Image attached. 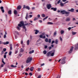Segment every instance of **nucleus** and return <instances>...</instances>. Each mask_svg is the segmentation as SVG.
<instances>
[{
    "mask_svg": "<svg viewBox=\"0 0 78 78\" xmlns=\"http://www.w3.org/2000/svg\"><path fill=\"white\" fill-rule=\"evenodd\" d=\"M24 25V22L23 21H21L20 22V23L18 24V27H16L18 30H19V31H20V27H21L22 26H23Z\"/></svg>",
    "mask_w": 78,
    "mask_h": 78,
    "instance_id": "nucleus-1",
    "label": "nucleus"
},
{
    "mask_svg": "<svg viewBox=\"0 0 78 78\" xmlns=\"http://www.w3.org/2000/svg\"><path fill=\"white\" fill-rule=\"evenodd\" d=\"M32 59H33V58H32V57H28L26 61V63H29L30 62H31Z\"/></svg>",
    "mask_w": 78,
    "mask_h": 78,
    "instance_id": "nucleus-2",
    "label": "nucleus"
},
{
    "mask_svg": "<svg viewBox=\"0 0 78 78\" xmlns=\"http://www.w3.org/2000/svg\"><path fill=\"white\" fill-rule=\"evenodd\" d=\"M65 60H66V57H63L61 60V63L62 64H64L66 63V61H65Z\"/></svg>",
    "mask_w": 78,
    "mask_h": 78,
    "instance_id": "nucleus-3",
    "label": "nucleus"
},
{
    "mask_svg": "<svg viewBox=\"0 0 78 78\" xmlns=\"http://www.w3.org/2000/svg\"><path fill=\"white\" fill-rule=\"evenodd\" d=\"M73 47L72 46L70 48V50L68 51L69 54H70L73 51Z\"/></svg>",
    "mask_w": 78,
    "mask_h": 78,
    "instance_id": "nucleus-4",
    "label": "nucleus"
},
{
    "mask_svg": "<svg viewBox=\"0 0 78 78\" xmlns=\"http://www.w3.org/2000/svg\"><path fill=\"white\" fill-rule=\"evenodd\" d=\"M46 7L47 9H50L51 8V4H47L46 5Z\"/></svg>",
    "mask_w": 78,
    "mask_h": 78,
    "instance_id": "nucleus-5",
    "label": "nucleus"
},
{
    "mask_svg": "<svg viewBox=\"0 0 78 78\" xmlns=\"http://www.w3.org/2000/svg\"><path fill=\"white\" fill-rule=\"evenodd\" d=\"M52 53V51H50L49 52H48V53L46 54V56L48 57L49 56H51V54Z\"/></svg>",
    "mask_w": 78,
    "mask_h": 78,
    "instance_id": "nucleus-6",
    "label": "nucleus"
},
{
    "mask_svg": "<svg viewBox=\"0 0 78 78\" xmlns=\"http://www.w3.org/2000/svg\"><path fill=\"white\" fill-rule=\"evenodd\" d=\"M23 8L24 9H25V8H26V9H28V10H30V7L29 6H25V5H23Z\"/></svg>",
    "mask_w": 78,
    "mask_h": 78,
    "instance_id": "nucleus-7",
    "label": "nucleus"
},
{
    "mask_svg": "<svg viewBox=\"0 0 78 78\" xmlns=\"http://www.w3.org/2000/svg\"><path fill=\"white\" fill-rule=\"evenodd\" d=\"M70 14V12H66L65 11V14H67V15H66V16H69V15Z\"/></svg>",
    "mask_w": 78,
    "mask_h": 78,
    "instance_id": "nucleus-8",
    "label": "nucleus"
},
{
    "mask_svg": "<svg viewBox=\"0 0 78 78\" xmlns=\"http://www.w3.org/2000/svg\"><path fill=\"white\" fill-rule=\"evenodd\" d=\"M4 8H3V6H1L0 7V9L1 10V11L2 12H3H3H5V10H4Z\"/></svg>",
    "mask_w": 78,
    "mask_h": 78,
    "instance_id": "nucleus-9",
    "label": "nucleus"
},
{
    "mask_svg": "<svg viewBox=\"0 0 78 78\" xmlns=\"http://www.w3.org/2000/svg\"><path fill=\"white\" fill-rule=\"evenodd\" d=\"M66 22H70V18L67 17L66 20Z\"/></svg>",
    "mask_w": 78,
    "mask_h": 78,
    "instance_id": "nucleus-10",
    "label": "nucleus"
},
{
    "mask_svg": "<svg viewBox=\"0 0 78 78\" xmlns=\"http://www.w3.org/2000/svg\"><path fill=\"white\" fill-rule=\"evenodd\" d=\"M66 11L65 10L61 11L60 13L63 14H65Z\"/></svg>",
    "mask_w": 78,
    "mask_h": 78,
    "instance_id": "nucleus-11",
    "label": "nucleus"
},
{
    "mask_svg": "<svg viewBox=\"0 0 78 78\" xmlns=\"http://www.w3.org/2000/svg\"><path fill=\"white\" fill-rule=\"evenodd\" d=\"M78 44H77L75 45V50H77V49H78Z\"/></svg>",
    "mask_w": 78,
    "mask_h": 78,
    "instance_id": "nucleus-12",
    "label": "nucleus"
},
{
    "mask_svg": "<svg viewBox=\"0 0 78 78\" xmlns=\"http://www.w3.org/2000/svg\"><path fill=\"white\" fill-rule=\"evenodd\" d=\"M68 11H70V12H74V9H71L70 10H68Z\"/></svg>",
    "mask_w": 78,
    "mask_h": 78,
    "instance_id": "nucleus-13",
    "label": "nucleus"
},
{
    "mask_svg": "<svg viewBox=\"0 0 78 78\" xmlns=\"http://www.w3.org/2000/svg\"><path fill=\"white\" fill-rule=\"evenodd\" d=\"M51 9H53L54 11H56L57 10V9L56 8H55L54 7L51 8Z\"/></svg>",
    "mask_w": 78,
    "mask_h": 78,
    "instance_id": "nucleus-14",
    "label": "nucleus"
},
{
    "mask_svg": "<svg viewBox=\"0 0 78 78\" xmlns=\"http://www.w3.org/2000/svg\"><path fill=\"white\" fill-rule=\"evenodd\" d=\"M34 69V67H32L31 68H30V70L31 71V72H32L33 71V70Z\"/></svg>",
    "mask_w": 78,
    "mask_h": 78,
    "instance_id": "nucleus-15",
    "label": "nucleus"
},
{
    "mask_svg": "<svg viewBox=\"0 0 78 78\" xmlns=\"http://www.w3.org/2000/svg\"><path fill=\"white\" fill-rule=\"evenodd\" d=\"M35 34H37L38 33H39V30H35Z\"/></svg>",
    "mask_w": 78,
    "mask_h": 78,
    "instance_id": "nucleus-16",
    "label": "nucleus"
},
{
    "mask_svg": "<svg viewBox=\"0 0 78 78\" xmlns=\"http://www.w3.org/2000/svg\"><path fill=\"white\" fill-rule=\"evenodd\" d=\"M76 33H77V32H75L74 31H72V34H73V35H75V34H76Z\"/></svg>",
    "mask_w": 78,
    "mask_h": 78,
    "instance_id": "nucleus-17",
    "label": "nucleus"
},
{
    "mask_svg": "<svg viewBox=\"0 0 78 78\" xmlns=\"http://www.w3.org/2000/svg\"><path fill=\"white\" fill-rule=\"evenodd\" d=\"M21 9V6L20 5H19L17 7V9Z\"/></svg>",
    "mask_w": 78,
    "mask_h": 78,
    "instance_id": "nucleus-18",
    "label": "nucleus"
},
{
    "mask_svg": "<svg viewBox=\"0 0 78 78\" xmlns=\"http://www.w3.org/2000/svg\"><path fill=\"white\" fill-rule=\"evenodd\" d=\"M3 44H5V45L6 44L7 45V44H9V42L6 41V42L5 43V42L3 43Z\"/></svg>",
    "mask_w": 78,
    "mask_h": 78,
    "instance_id": "nucleus-19",
    "label": "nucleus"
},
{
    "mask_svg": "<svg viewBox=\"0 0 78 78\" xmlns=\"http://www.w3.org/2000/svg\"><path fill=\"white\" fill-rule=\"evenodd\" d=\"M28 14L27 13L26 15V17H25V19L28 20Z\"/></svg>",
    "mask_w": 78,
    "mask_h": 78,
    "instance_id": "nucleus-20",
    "label": "nucleus"
},
{
    "mask_svg": "<svg viewBox=\"0 0 78 78\" xmlns=\"http://www.w3.org/2000/svg\"><path fill=\"white\" fill-rule=\"evenodd\" d=\"M14 13L15 14V15H16V14H17V11L16 10H15L14 11Z\"/></svg>",
    "mask_w": 78,
    "mask_h": 78,
    "instance_id": "nucleus-21",
    "label": "nucleus"
},
{
    "mask_svg": "<svg viewBox=\"0 0 78 78\" xmlns=\"http://www.w3.org/2000/svg\"><path fill=\"white\" fill-rule=\"evenodd\" d=\"M48 25H52L53 24V23L51 22H48Z\"/></svg>",
    "mask_w": 78,
    "mask_h": 78,
    "instance_id": "nucleus-22",
    "label": "nucleus"
},
{
    "mask_svg": "<svg viewBox=\"0 0 78 78\" xmlns=\"http://www.w3.org/2000/svg\"><path fill=\"white\" fill-rule=\"evenodd\" d=\"M34 53V50H33L31 51H30L29 52V54H31V53Z\"/></svg>",
    "mask_w": 78,
    "mask_h": 78,
    "instance_id": "nucleus-23",
    "label": "nucleus"
},
{
    "mask_svg": "<svg viewBox=\"0 0 78 78\" xmlns=\"http://www.w3.org/2000/svg\"><path fill=\"white\" fill-rule=\"evenodd\" d=\"M11 12H12L11 10H10L8 11V13L9 14H11V13H12Z\"/></svg>",
    "mask_w": 78,
    "mask_h": 78,
    "instance_id": "nucleus-24",
    "label": "nucleus"
},
{
    "mask_svg": "<svg viewBox=\"0 0 78 78\" xmlns=\"http://www.w3.org/2000/svg\"><path fill=\"white\" fill-rule=\"evenodd\" d=\"M24 51V50L22 48L20 49V52H23Z\"/></svg>",
    "mask_w": 78,
    "mask_h": 78,
    "instance_id": "nucleus-25",
    "label": "nucleus"
},
{
    "mask_svg": "<svg viewBox=\"0 0 78 78\" xmlns=\"http://www.w3.org/2000/svg\"><path fill=\"white\" fill-rule=\"evenodd\" d=\"M54 53H55L54 52L51 53V56H54Z\"/></svg>",
    "mask_w": 78,
    "mask_h": 78,
    "instance_id": "nucleus-26",
    "label": "nucleus"
},
{
    "mask_svg": "<svg viewBox=\"0 0 78 78\" xmlns=\"http://www.w3.org/2000/svg\"><path fill=\"white\" fill-rule=\"evenodd\" d=\"M27 45H28L30 44V40H27Z\"/></svg>",
    "mask_w": 78,
    "mask_h": 78,
    "instance_id": "nucleus-27",
    "label": "nucleus"
},
{
    "mask_svg": "<svg viewBox=\"0 0 78 78\" xmlns=\"http://www.w3.org/2000/svg\"><path fill=\"white\" fill-rule=\"evenodd\" d=\"M23 29H25V31H27V29H26V27L24 25L23 26Z\"/></svg>",
    "mask_w": 78,
    "mask_h": 78,
    "instance_id": "nucleus-28",
    "label": "nucleus"
},
{
    "mask_svg": "<svg viewBox=\"0 0 78 78\" xmlns=\"http://www.w3.org/2000/svg\"><path fill=\"white\" fill-rule=\"evenodd\" d=\"M45 41L46 42H48V38H45Z\"/></svg>",
    "mask_w": 78,
    "mask_h": 78,
    "instance_id": "nucleus-29",
    "label": "nucleus"
},
{
    "mask_svg": "<svg viewBox=\"0 0 78 78\" xmlns=\"http://www.w3.org/2000/svg\"><path fill=\"white\" fill-rule=\"evenodd\" d=\"M43 53L44 55H46V54L47 53V51H46L44 50L43 51Z\"/></svg>",
    "mask_w": 78,
    "mask_h": 78,
    "instance_id": "nucleus-30",
    "label": "nucleus"
},
{
    "mask_svg": "<svg viewBox=\"0 0 78 78\" xmlns=\"http://www.w3.org/2000/svg\"><path fill=\"white\" fill-rule=\"evenodd\" d=\"M64 33V31L63 30H62L61 31V34H63V33Z\"/></svg>",
    "mask_w": 78,
    "mask_h": 78,
    "instance_id": "nucleus-31",
    "label": "nucleus"
},
{
    "mask_svg": "<svg viewBox=\"0 0 78 78\" xmlns=\"http://www.w3.org/2000/svg\"><path fill=\"white\" fill-rule=\"evenodd\" d=\"M37 19H38V18L35 17L34 19V21H36V20H37Z\"/></svg>",
    "mask_w": 78,
    "mask_h": 78,
    "instance_id": "nucleus-32",
    "label": "nucleus"
},
{
    "mask_svg": "<svg viewBox=\"0 0 78 78\" xmlns=\"http://www.w3.org/2000/svg\"><path fill=\"white\" fill-rule=\"evenodd\" d=\"M58 40H56L55 41V44H58Z\"/></svg>",
    "mask_w": 78,
    "mask_h": 78,
    "instance_id": "nucleus-33",
    "label": "nucleus"
},
{
    "mask_svg": "<svg viewBox=\"0 0 78 78\" xmlns=\"http://www.w3.org/2000/svg\"><path fill=\"white\" fill-rule=\"evenodd\" d=\"M42 16L43 17H45V14H42Z\"/></svg>",
    "mask_w": 78,
    "mask_h": 78,
    "instance_id": "nucleus-34",
    "label": "nucleus"
},
{
    "mask_svg": "<svg viewBox=\"0 0 78 78\" xmlns=\"http://www.w3.org/2000/svg\"><path fill=\"white\" fill-rule=\"evenodd\" d=\"M60 6H61L62 7V6H64V4L62 3H61L60 4Z\"/></svg>",
    "mask_w": 78,
    "mask_h": 78,
    "instance_id": "nucleus-35",
    "label": "nucleus"
},
{
    "mask_svg": "<svg viewBox=\"0 0 78 78\" xmlns=\"http://www.w3.org/2000/svg\"><path fill=\"white\" fill-rule=\"evenodd\" d=\"M39 37H40V38H43V35H40L39 36Z\"/></svg>",
    "mask_w": 78,
    "mask_h": 78,
    "instance_id": "nucleus-36",
    "label": "nucleus"
},
{
    "mask_svg": "<svg viewBox=\"0 0 78 78\" xmlns=\"http://www.w3.org/2000/svg\"><path fill=\"white\" fill-rule=\"evenodd\" d=\"M15 33H16V34H19V32H17V31H15Z\"/></svg>",
    "mask_w": 78,
    "mask_h": 78,
    "instance_id": "nucleus-37",
    "label": "nucleus"
},
{
    "mask_svg": "<svg viewBox=\"0 0 78 78\" xmlns=\"http://www.w3.org/2000/svg\"><path fill=\"white\" fill-rule=\"evenodd\" d=\"M44 65H45V64H44V63H43L42 64H41V67L44 66Z\"/></svg>",
    "mask_w": 78,
    "mask_h": 78,
    "instance_id": "nucleus-38",
    "label": "nucleus"
},
{
    "mask_svg": "<svg viewBox=\"0 0 78 78\" xmlns=\"http://www.w3.org/2000/svg\"><path fill=\"white\" fill-rule=\"evenodd\" d=\"M48 17V16H46L43 19V21H44L45 19H47V18Z\"/></svg>",
    "mask_w": 78,
    "mask_h": 78,
    "instance_id": "nucleus-39",
    "label": "nucleus"
},
{
    "mask_svg": "<svg viewBox=\"0 0 78 78\" xmlns=\"http://www.w3.org/2000/svg\"><path fill=\"white\" fill-rule=\"evenodd\" d=\"M48 17V16H46L43 19V21H44L45 19H47V18Z\"/></svg>",
    "mask_w": 78,
    "mask_h": 78,
    "instance_id": "nucleus-40",
    "label": "nucleus"
},
{
    "mask_svg": "<svg viewBox=\"0 0 78 78\" xmlns=\"http://www.w3.org/2000/svg\"><path fill=\"white\" fill-rule=\"evenodd\" d=\"M3 50L4 51H6V48H4L3 49Z\"/></svg>",
    "mask_w": 78,
    "mask_h": 78,
    "instance_id": "nucleus-41",
    "label": "nucleus"
},
{
    "mask_svg": "<svg viewBox=\"0 0 78 78\" xmlns=\"http://www.w3.org/2000/svg\"><path fill=\"white\" fill-rule=\"evenodd\" d=\"M60 40L61 41H62V38L61 37H60Z\"/></svg>",
    "mask_w": 78,
    "mask_h": 78,
    "instance_id": "nucleus-42",
    "label": "nucleus"
},
{
    "mask_svg": "<svg viewBox=\"0 0 78 78\" xmlns=\"http://www.w3.org/2000/svg\"><path fill=\"white\" fill-rule=\"evenodd\" d=\"M2 63H3V64H4L5 65V62H4V61H3V60H2Z\"/></svg>",
    "mask_w": 78,
    "mask_h": 78,
    "instance_id": "nucleus-43",
    "label": "nucleus"
},
{
    "mask_svg": "<svg viewBox=\"0 0 78 78\" xmlns=\"http://www.w3.org/2000/svg\"><path fill=\"white\" fill-rule=\"evenodd\" d=\"M61 2V0H59L57 2V4H59Z\"/></svg>",
    "mask_w": 78,
    "mask_h": 78,
    "instance_id": "nucleus-44",
    "label": "nucleus"
},
{
    "mask_svg": "<svg viewBox=\"0 0 78 78\" xmlns=\"http://www.w3.org/2000/svg\"><path fill=\"white\" fill-rule=\"evenodd\" d=\"M12 53V52L11 51H10V52L9 53V56H10V55H11Z\"/></svg>",
    "mask_w": 78,
    "mask_h": 78,
    "instance_id": "nucleus-45",
    "label": "nucleus"
},
{
    "mask_svg": "<svg viewBox=\"0 0 78 78\" xmlns=\"http://www.w3.org/2000/svg\"><path fill=\"white\" fill-rule=\"evenodd\" d=\"M28 70H30V68H29V67L27 68L26 69V71H28Z\"/></svg>",
    "mask_w": 78,
    "mask_h": 78,
    "instance_id": "nucleus-46",
    "label": "nucleus"
},
{
    "mask_svg": "<svg viewBox=\"0 0 78 78\" xmlns=\"http://www.w3.org/2000/svg\"><path fill=\"white\" fill-rule=\"evenodd\" d=\"M48 42L49 43H50L51 42V39H49Z\"/></svg>",
    "mask_w": 78,
    "mask_h": 78,
    "instance_id": "nucleus-47",
    "label": "nucleus"
},
{
    "mask_svg": "<svg viewBox=\"0 0 78 78\" xmlns=\"http://www.w3.org/2000/svg\"><path fill=\"white\" fill-rule=\"evenodd\" d=\"M29 75H30V76H31L33 75V74H32V73H29Z\"/></svg>",
    "mask_w": 78,
    "mask_h": 78,
    "instance_id": "nucleus-48",
    "label": "nucleus"
},
{
    "mask_svg": "<svg viewBox=\"0 0 78 78\" xmlns=\"http://www.w3.org/2000/svg\"><path fill=\"white\" fill-rule=\"evenodd\" d=\"M56 34H57L56 32H55L54 33V36H56Z\"/></svg>",
    "mask_w": 78,
    "mask_h": 78,
    "instance_id": "nucleus-49",
    "label": "nucleus"
},
{
    "mask_svg": "<svg viewBox=\"0 0 78 78\" xmlns=\"http://www.w3.org/2000/svg\"><path fill=\"white\" fill-rule=\"evenodd\" d=\"M74 20H76V19L75 18H73V21H74Z\"/></svg>",
    "mask_w": 78,
    "mask_h": 78,
    "instance_id": "nucleus-50",
    "label": "nucleus"
},
{
    "mask_svg": "<svg viewBox=\"0 0 78 78\" xmlns=\"http://www.w3.org/2000/svg\"><path fill=\"white\" fill-rule=\"evenodd\" d=\"M48 46H47L45 45V46H44V48H45V49L47 48H48Z\"/></svg>",
    "mask_w": 78,
    "mask_h": 78,
    "instance_id": "nucleus-51",
    "label": "nucleus"
},
{
    "mask_svg": "<svg viewBox=\"0 0 78 78\" xmlns=\"http://www.w3.org/2000/svg\"><path fill=\"white\" fill-rule=\"evenodd\" d=\"M40 17H41V15H40L38 14V15H37V17H38V18H40Z\"/></svg>",
    "mask_w": 78,
    "mask_h": 78,
    "instance_id": "nucleus-52",
    "label": "nucleus"
},
{
    "mask_svg": "<svg viewBox=\"0 0 78 78\" xmlns=\"http://www.w3.org/2000/svg\"><path fill=\"white\" fill-rule=\"evenodd\" d=\"M4 58H6V55H4Z\"/></svg>",
    "mask_w": 78,
    "mask_h": 78,
    "instance_id": "nucleus-53",
    "label": "nucleus"
},
{
    "mask_svg": "<svg viewBox=\"0 0 78 78\" xmlns=\"http://www.w3.org/2000/svg\"><path fill=\"white\" fill-rule=\"evenodd\" d=\"M6 34H5L4 36V38H6Z\"/></svg>",
    "mask_w": 78,
    "mask_h": 78,
    "instance_id": "nucleus-54",
    "label": "nucleus"
},
{
    "mask_svg": "<svg viewBox=\"0 0 78 78\" xmlns=\"http://www.w3.org/2000/svg\"><path fill=\"white\" fill-rule=\"evenodd\" d=\"M23 40H22L21 42V44H23Z\"/></svg>",
    "mask_w": 78,
    "mask_h": 78,
    "instance_id": "nucleus-55",
    "label": "nucleus"
},
{
    "mask_svg": "<svg viewBox=\"0 0 78 78\" xmlns=\"http://www.w3.org/2000/svg\"><path fill=\"white\" fill-rule=\"evenodd\" d=\"M68 30H71V27H69V28H68Z\"/></svg>",
    "mask_w": 78,
    "mask_h": 78,
    "instance_id": "nucleus-56",
    "label": "nucleus"
},
{
    "mask_svg": "<svg viewBox=\"0 0 78 78\" xmlns=\"http://www.w3.org/2000/svg\"><path fill=\"white\" fill-rule=\"evenodd\" d=\"M43 39H45V36L44 35L43 36Z\"/></svg>",
    "mask_w": 78,
    "mask_h": 78,
    "instance_id": "nucleus-57",
    "label": "nucleus"
},
{
    "mask_svg": "<svg viewBox=\"0 0 78 78\" xmlns=\"http://www.w3.org/2000/svg\"><path fill=\"white\" fill-rule=\"evenodd\" d=\"M54 43H55V41H52L51 44H53Z\"/></svg>",
    "mask_w": 78,
    "mask_h": 78,
    "instance_id": "nucleus-58",
    "label": "nucleus"
},
{
    "mask_svg": "<svg viewBox=\"0 0 78 78\" xmlns=\"http://www.w3.org/2000/svg\"><path fill=\"white\" fill-rule=\"evenodd\" d=\"M3 53H4V51H2L1 54L2 55H3Z\"/></svg>",
    "mask_w": 78,
    "mask_h": 78,
    "instance_id": "nucleus-59",
    "label": "nucleus"
},
{
    "mask_svg": "<svg viewBox=\"0 0 78 78\" xmlns=\"http://www.w3.org/2000/svg\"><path fill=\"white\" fill-rule=\"evenodd\" d=\"M28 25V23H26V24H24V25L25 26H27V25Z\"/></svg>",
    "mask_w": 78,
    "mask_h": 78,
    "instance_id": "nucleus-60",
    "label": "nucleus"
},
{
    "mask_svg": "<svg viewBox=\"0 0 78 78\" xmlns=\"http://www.w3.org/2000/svg\"><path fill=\"white\" fill-rule=\"evenodd\" d=\"M57 12H61V11H60L59 10H58V11H57Z\"/></svg>",
    "mask_w": 78,
    "mask_h": 78,
    "instance_id": "nucleus-61",
    "label": "nucleus"
},
{
    "mask_svg": "<svg viewBox=\"0 0 78 78\" xmlns=\"http://www.w3.org/2000/svg\"><path fill=\"white\" fill-rule=\"evenodd\" d=\"M35 9V7H32V10H34V9Z\"/></svg>",
    "mask_w": 78,
    "mask_h": 78,
    "instance_id": "nucleus-62",
    "label": "nucleus"
},
{
    "mask_svg": "<svg viewBox=\"0 0 78 78\" xmlns=\"http://www.w3.org/2000/svg\"><path fill=\"white\" fill-rule=\"evenodd\" d=\"M10 50H12V46H10Z\"/></svg>",
    "mask_w": 78,
    "mask_h": 78,
    "instance_id": "nucleus-63",
    "label": "nucleus"
},
{
    "mask_svg": "<svg viewBox=\"0 0 78 78\" xmlns=\"http://www.w3.org/2000/svg\"><path fill=\"white\" fill-rule=\"evenodd\" d=\"M60 76H58L56 78H60Z\"/></svg>",
    "mask_w": 78,
    "mask_h": 78,
    "instance_id": "nucleus-64",
    "label": "nucleus"
}]
</instances>
